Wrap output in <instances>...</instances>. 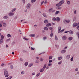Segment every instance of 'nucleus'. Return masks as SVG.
Instances as JSON below:
<instances>
[{
	"instance_id": "f257e3e1",
	"label": "nucleus",
	"mask_w": 79,
	"mask_h": 79,
	"mask_svg": "<svg viewBox=\"0 0 79 79\" xmlns=\"http://www.w3.org/2000/svg\"><path fill=\"white\" fill-rule=\"evenodd\" d=\"M63 22L64 24H66V23H69L70 22V20L69 19H64L63 21Z\"/></svg>"
},
{
	"instance_id": "f03ea898",
	"label": "nucleus",
	"mask_w": 79,
	"mask_h": 79,
	"mask_svg": "<svg viewBox=\"0 0 79 79\" xmlns=\"http://www.w3.org/2000/svg\"><path fill=\"white\" fill-rule=\"evenodd\" d=\"M4 75H5V77H8V76H9V75L8 74V72H7V71H4Z\"/></svg>"
},
{
	"instance_id": "7ed1b4c3",
	"label": "nucleus",
	"mask_w": 79,
	"mask_h": 79,
	"mask_svg": "<svg viewBox=\"0 0 79 79\" xmlns=\"http://www.w3.org/2000/svg\"><path fill=\"white\" fill-rule=\"evenodd\" d=\"M66 39H67V37H66V35H64L62 37V39L63 40H66Z\"/></svg>"
},
{
	"instance_id": "20e7f679",
	"label": "nucleus",
	"mask_w": 79,
	"mask_h": 79,
	"mask_svg": "<svg viewBox=\"0 0 79 79\" xmlns=\"http://www.w3.org/2000/svg\"><path fill=\"white\" fill-rule=\"evenodd\" d=\"M15 15V13H13L12 12H10L8 14V15L9 16H13Z\"/></svg>"
},
{
	"instance_id": "39448f33",
	"label": "nucleus",
	"mask_w": 79,
	"mask_h": 79,
	"mask_svg": "<svg viewBox=\"0 0 79 79\" xmlns=\"http://www.w3.org/2000/svg\"><path fill=\"white\" fill-rule=\"evenodd\" d=\"M31 5L30 4L28 3L27 5V9H29V8H31Z\"/></svg>"
},
{
	"instance_id": "423d86ee",
	"label": "nucleus",
	"mask_w": 79,
	"mask_h": 79,
	"mask_svg": "<svg viewBox=\"0 0 79 79\" xmlns=\"http://www.w3.org/2000/svg\"><path fill=\"white\" fill-rule=\"evenodd\" d=\"M61 27H59L58 28V33H60V32H61Z\"/></svg>"
},
{
	"instance_id": "0eeeda50",
	"label": "nucleus",
	"mask_w": 79,
	"mask_h": 79,
	"mask_svg": "<svg viewBox=\"0 0 79 79\" xmlns=\"http://www.w3.org/2000/svg\"><path fill=\"white\" fill-rule=\"evenodd\" d=\"M77 24L76 23H73V26L74 27H76V26H77Z\"/></svg>"
},
{
	"instance_id": "6e6552de",
	"label": "nucleus",
	"mask_w": 79,
	"mask_h": 79,
	"mask_svg": "<svg viewBox=\"0 0 79 79\" xmlns=\"http://www.w3.org/2000/svg\"><path fill=\"white\" fill-rule=\"evenodd\" d=\"M70 58V55H68L66 56V59L67 60H69Z\"/></svg>"
},
{
	"instance_id": "1a4fd4ad",
	"label": "nucleus",
	"mask_w": 79,
	"mask_h": 79,
	"mask_svg": "<svg viewBox=\"0 0 79 79\" xmlns=\"http://www.w3.org/2000/svg\"><path fill=\"white\" fill-rule=\"evenodd\" d=\"M64 3V0L60 1L59 2V3H60L61 4H63Z\"/></svg>"
},
{
	"instance_id": "9d476101",
	"label": "nucleus",
	"mask_w": 79,
	"mask_h": 79,
	"mask_svg": "<svg viewBox=\"0 0 79 79\" xmlns=\"http://www.w3.org/2000/svg\"><path fill=\"white\" fill-rule=\"evenodd\" d=\"M52 26V24H51V23H48L47 25H46V27H49V26Z\"/></svg>"
},
{
	"instance_id": "9b49d317",
	"label": "nucleus",
	"mask_w": 79,
	"mask_h": 79,
	"mask_svg": "<svg viewBox=\"0 0 79 79\" xmlns=\"http://www.w3.org/2000/svg\"><path fill=\"white\" fill-rule=\"evenodd\" d=\"M56 6H61V5H62V4H60V3H58L56 4Z\"/></svg>"
},
{
	"instance_id": "f8f14e48",
	"label": "nucleus",
	"mask_w": 79,
	"mask_h": 79,
	"mask_svg": "<svg viewBox=\"0 0 79 79\" xmlns=\"http://www.w3.org/2000/svg\"><path fill=\"white\" fill-rule=\"evenodd\" d=\"M48 23V21L47 19L44 20V23H45V24H47Z\"/></svg>"
},
{
	"instance_id": "ddd939ff",
	"label": "nucleus",
	"mask_w": 79,
	"mask_h": 79,
	"mask_svg": "<svg viewBox=\"0 0 79 79\" xmlns=\"http://www.w3.org/2000/svg\"><path fill=\"white\" fill-rule=\"evenodd\" d=\"M35 34H31L29 35V36L30 37H35Z\"/></svg>"
},
{
	"instance_id": "4468645a",
	"label": "nucleus",
	"mask_w": 79,
	"mask_h": 79,
	"mask_svg": "<svg viewBox=\"0 0 79 79\" xmlns=\"http://www.w3.org/2000/svg\"><path fill=\"white\" fill-rule=\"evenodd\" d=\"M3 18L5 19H8V17L7 16V15H5L3 17Z\"/></svg>"
},
{
	"instance_id": "2eb2a0df",
	"label": "nucleus",
	"mask_w": 79,
	"mask_h": 79,
	"mask_svg": "<svg viewBox=\"0 0 79 79\" xmlns=\"http://www.w3.org/2000/svg\"><path fill=\"white\" fill-rule=\"evenodd\" d=\"M73 37H69L68 38L69 40H70V41H71V40H73Z\"/></svg>"
},
{
	"instance_id": "dca6fc26",
	"label": "nucleus",
	"mask_w": 79,
	"mask_h": 79,
	"mask_svg": "<svg viewBox=\"0 0 79 79\" xmlns=\"http://www.w3.org/2000/svg\"><path fill=\"white\" fill-rule=\"evenodd\" d=\"M16 10V8H15L11 10V12H14V11H15Z\"/></svg>"
},
{
	"instance_id": "f3484780",
	"label": "nucleus",
	"mask_w": 79,
	"mask_h": 79,
	"mask_svg": "<svg viewBox=\"0 0 79 79\" xmlns=\"http://www.w3.org/2000/svg\"><path fill=\"white\" fill-rule=\"evenodd\" d=\"M56 21L57 22H58L60 21V18L57 17L56 19Z\"/></svg>"
},
{
	"instance_id": "a211bd4d",
	"label": "nucleus",
	"mask_w": 79,
	"mask_h": 79,
	"mask_svg": "<svg viewBox=\"0 0 79 79\" xmlns=\"http://www.w3.org/2000/svg\"><path fill=\"white\" fill-rule=\"evenodd\" d=\"M3 27H6V23H4L3 24Z\"/></svg>"
},
{
	"instance_id": "6ab92c4d",
	"label": "nucleus",
	"mask_w": 79,
	"mask_h": 79,
	"mask_svg": "<svg viewBox=\"0 0 79 79\" xmlns=\"http://www.w3.org/2000/svg\"><path fill=\"white\" fill-rule=\"evenodd\" d=\"M65 52H66V50L65 49L62 50L61 52L62 53H64Z\"/></svg>"
},
{
	"instance_id": "aec40b11",
	"label": "nucleus",
	"mask_w": 79,
	"mask_h": 79,
	"mask_svg": "<svg viewBox=\"0 0 79 79\" xmlns=\"http://www.w3.org/2000/svg\"><path fill=\"white\" fill-rule=\"evenodd\" d=\"M3 42V40L1 39L0 40V44H2Z\"/></svg>"
},
{
	"instance_id": "412c9836",
	"label": "nucleus",
	"mask_w": 79,
	"mask_h": 79,
	"mask_svg": "<svg viewBox=\"0 0 79 79\" xmlns=\"http://www.w3.org/2000/svg\"><path fill=\"white\" fill-rule=\"evenodd\" d=\"M73 32L72 31H69V34H73Z\"/></svg>"
},
{
	"instance_id": "4be33fe9",
	"label": "nucleus",
	"mask_w": 79,
	"mask_h": 79,
	"mask_svg": "<svg viewBox=\"0 0 79 79\" xmlns=\"http://www.w3.org/2000/svg\"><path fill=\"white\" fill-rule=\"evenodd\" d=\"M43 15L44 17H45V18H47V15L45 13H44L43 14Z\"/></svg>"
},
{
	"instance_id": "5701e85b",
	"label": "nucleus",
	"mask_w": 79,
	"mask_h": 79,
	"mask_svg": "<svg viewBox=\"0 0 79 79\" xmlns=\"http://www.w3.org/2000/svg\"><path fill=\"white\" fill-rule=\"evenodd\" d=\"M48 28L50 29V30H51L52 32H53V27H49Z\"/></svg>"
},
{
	"instance_id": "b1692460",
	"label": "nucleus",
	"mask_w": 79,
	"mask_h": 79,
	"mask_svg": "<svg viewBox=\"0 0 79 79\" xmlns=\"http://www.w3.org/2000/svg\"><path fill=\"white\" fill-rule=\"evenodd\" d=\"M44 29L45 31H48V28L47 27H45L44 28Z\"/></svg>"
},
{
	"instance_id": "393cba45",
	"label": "nucleus",
	"mask_w": 79,
	"mask_h": 79,
	"mask_svg": "<svg viewBox=\"0 0 79 79\" xmlns=\"http://www.w3.org/2000/svg\"><path fill=\"white\" fill-rule=\"evenodd\" d=\"M28 65V63L27 62H26L25 63V66H27Z\"/></svg>"
},
{
	"instance_id": "a878e982",
	"label": "nucleus",
	"mask_w": 79,
	"mask_h": 79,
	"mask_svg": "<svg viewBox=\"0 0 79 79\" xmlns=\"http://www.w3.org/2000/svg\"><path fill=\"white\" fill-rule=\"evenodd\" d=\"M35 1H36V0H31V3H34L35 2Z\"/></svg>"
},
{
	"instance_id": "bb28decb",
	"label": "nucleus",
	"mask_w": 79,
	"mask_h": 79,
	"mask_svg": "<svg viewBox=\"0 0 79 79\" xmlns=\"http://www.w3.org/2000/svg\"><path fill=\"white\" fill-rule=\"evenodd\" d=\"M44 69H42L40 70V71L41 73H42V72L44 71Z\"/></svg>"
},
{
	"instance_id": "cd10ccee",
	"label": "nucleus",
	"mask_w": 79,
	"mask_h": 79,
	"mask_svg": "<svg viewBox=\"0 0 79 79\" xmlns=\"http://www.w3.org/2000/svg\"><path fill=\"white\" fill-rule=\"evenodd\" d=\"M47 66V64H45L44 65V66L43 67V68L44 69H45V68H46V67Z\"/></svg>"
},
{
	"instance_id": "c85d7f7f",
	"label": "nucleus",
	"mask_w": 79,
	"mask_h": 79,
	"mask_svg": "<svg viewBox=\"0 0 79 79\" xmlns=\"http://www.w3.org/2000/svg\"><path fill=\"white\" fill-rule=\"evenodd\" d=\"M52 20V21H55L56 20V18L55 17L53 18Z\"/></svg>"
},
{
	"instance_id": "c756f323",
	"label": "nucleus",
	"mask_w": 79,
	"mask_h": 79,
	"mask_svg": "<svg viewBox=\"0 0 79 79\" xmlns=\"http://www.w3.org/2000/svg\"><path fill=\"white\" fill-rule=\"evenodd\" d=\"M23 39L25 40H29V39H27V38L25 37H23Z\"/></svg>"
},
{
	"instance_id": "7c9ffc66",
	"label": "nucleus",
	"mask_w": 79,
	"mask_h": 79,
	"mask_svg": "<svg viewBox=\"0 0 79 79\" xmlns=\"http://www.w3.org/2000/svg\"><path fill=\"white\" fill-rule=\"evenodd\" d=\"M33 65V64H31L29 65L28 66L29 67H31V66H32Z\"/></svg>"
},
{
	"instance_id": "2f4dec72",
	"label": "nucleus",
	"mask_w": 79,
	"mask_h": 79,
	"mask_svg": "<svg viewBox=\"0 0 79 79\" xmlns=\"http://www.w3.org/2000/svg\"><path fill=\"white\" fill-rule=\"evenodd\" d=\"M1 39H4V36L3 35H2L1 36Z\"/></svg>"
},
{
	"instance_id": "473e14b6",
	"label": "nucleus",
	"mask_w": 79,
	"mask_h": 79,
	"mask_svg": "<svg viewBox=\"0 0 79 79\" xmlns=\"http://www.w3.org/2000/svg\"><path fill=\"white\" fill-rule=\"evenodd\" d=\"M43 39L44 40H46L47 39V37L46 36H44L43 37Z\"/></svg>"
},
{
	"instance_id": "72a5a7b5",
	"label": "nucleus",
	"mask_w": 79,
	"mask_h": 79,
	"mask_svg": "<svg viewBox=\"0 0 79 79\" xmlns=\"http://www.w3.org/2000/svg\"><path fill=\"white\" fill-rule=\"evenodd\" d=\"M60 13V11H56V12L55 15H57V14H58V13Z\"/></svg>"
},
{
	"instance_id": "f704fd0d",
	"label": "nucleus",
	"mask_w": 79,
	"mask_h": 79,
	"mask_svg": "<svg viewBox=\"0 0 79 79\" xmlns=\"http://www.w3.org/2000/svg\"><path fill=\"white\" fill-rule=\"evenodd\" d=\"M7 37H11V35L10 34H8L7 35Z\"/></svg>"
},
{
	"instance_id": "c9c22d12",
	"label": "nucleus",
	"mask_w": 79,
	"mask_h": 79,
	"mask_svg": "<svg viewBox=\"0 0 79 79\" xmlns=\"http://www.w3.org/2000/svg\"><path fill=\"white\" fill-rule=\"evenodd\" d=\"M52 58H53V56H50L49 57V60H50L51 59H52Z\"/></svg>"
},
{
	"instance_id": "e433bc0d",
	"label": "nucleus",
	"mask_w": 79,
	"mask_h": 79,
	"mask_svg": "<svg viewBox=\"0 0 79 79\" xmlns=\"http://www.w3.org/2000/svg\"><path fill=\"white\" fill-rule=\"evenodd\" d=\"M55 39L56 40H58V39L57 37V36L56 35H55Z\"/></svg>"
},
{
	"instance_id": "4c0bfd02",
	"label": "nucleus",
	"mask_w": 79,
	"mask_h": 79,
	"mask_svg": "<svg viewBox=\"0 0 79 79\" xmlns=\"http://www.w3.org/2000/svg\"><path fill=\"white\" fill-rule=\"evenodd\" d=\"M62 59V57L60 56L58 58V60H61Z\"/></svg>"
},
{
	"instance_id": "58836bf2",
	"label": "nucleus",
	"mask_w": 79,
	"mask_h": 79,
	"mask_svg": "<svg viewBox=\"0 0 79 79\" xmlns=\"http://www.w3.org/2000/svg\"><path fill=\"white\" fill-rule=\"evenodd\" d=\"M67 3L68 5H70V1H68L67 2Z\"/></svg>"
},
{
	"instance_id": "ea45409f",
	"label": "nucleus",
	"mask_w": 79,
	"mask_h": 79,
	"mask_svg": "<svg viewBox=\"0 0 79 79\" xmlns=\"http://www.w3.org/2000/svg\"><path fill=\"white\" fill-rule=\"evenodd\" d=\"M48 66H52V64L49 63L48 64Z\"/></svg>"
},
{
	"instance_id": "a19ab883",
	"label": "nucleus",
	"mask_w": 79,
	"mask_h": 79,
	"mask_svg": "<svg viewBox=\"0 0 79 79\" xmlns=\"http://www.w3.org/2000/svg\"><path fill=\"white\" fill-rule=\"evenodd\" d=\"M50 37H53V33H51L50 34Z\"/></svg>"
},
{
	"instance_id": "79ce46f5",
	"label": "nucleus",
	"mask_w": 79,
	"mask_h": 79,
	"mask_svg": "<svg viewBox=\"0 0 79 79\" xmlns=\"http://www.w3.org/2000/svg\"><path fill=\"white\" fill-rule=\"evenodd\" d=\"M22 2L23 3H24H24H26V0H22Z\"/></svg>"
},
{
	"instance_id": "37998d69",
	"label": "nucleus",
	"mask_w": 79,
	"mask_h": 79,
	"mask_svg": "<svg viewBox=\"0 0 79 79\" xmlns=\"http://www.w3.org/2000/svg\"><path fill=\"white\" fill-rule=\"evenodd\" d=\"M12 78V77H9L8 78H7L6 79H10Z\"/></svg>"
},
{
	"instance_id": "c03bdc74",
	"label": "nucleus",
	"mask_w": 79,
	"mask_h": 79,
	"mask_svg": "<svg viewBox=\"0 0 79 79\" xmlns=\"http://www.w3.org/2000/svg\"><path fill=\"white\" fill-rule=\"evenodd\" d=\"M10 68L11 69H13V65H10Z\"/></svg>"
},
{
	"instance_id": "a18cd8bd",
	"label": "nucleus",
	"mask_w": 79,
	"mask_h": 79,
	"mask_svg": "<svg viewBox=\"0 0 79 79\" xmlns=\"http://www.w3.org/2000/svg\"><path fill=\"white\" fill-rule=\"evenodd\" d=\"M4 23V22H3V21H1L0 22V23H1V24H3Z\"/></svg>"
},
{
	"instance_id": "49530a36",
	"label": "nucleus",
	"mask_w": 79,
	"mask_h": 79,
	"mask_svg": "<svg viewBox=\"0 0 79 79\" xmlns=\"http://www.w3.org/2000/svg\"><path fill=\"white\" fill-rule=\"evenodd\" d=\"M52 10H53L52 8H51L49 10V11L50 13V12H51V11H52Z\"/></svg>"
},
{
	"instance_id": "de8ad7c7",
	"label": "nucleus",
	"mask_w": 79,
	"mask_h": 79,
	"mask_svg": "<svg viewBox=\"0 0 79 79\" xmlns=\"http://www.w3.org/2000/svg\"><path fill=\"white\" fill-rule=\"evenodd\" d=\"M24 12H25L26 13V12H27V10L26 9H25L24 10Z\"/></svg>"
},
{
	"instance_id": "09e8293b",
	"label": "nucleus",
	"mask_w": 79,
	"mask_h": 79,
	"mask_svg": "<svg viewBox=\"0 0 79 79\" xmlns=\"http://www.w3.org/2000/svg\"><path fill=\"white\" fill-rule=\"evenodd\" d=\"M39 76H40V73H39L36 75L37 77H38Z\"/></svg>"
},
{
	"instance_id": "8fccbe9b",
	"label": "nucleus",
	"mask_w": 79,
	"mask_h": 79,
	"mask_svg": "<svg viewBox=\"0 0 79 79\" xmlns=\"http://www.w3.org/2000/svg\"><path fill=\"white\" fill-rule=\"evenodd\" d=\"M10 39H7L6 40V42H8L9 41H10Z\"/></svg>"
},
{
	"instance_id": "3c124183",
	"label": "nucleus",
	"mask_w": 79,
	"mask_h": 79,
	"mask_svg": "<svg viewBox=\"0 0 79 79\" xmlns=\"http://www.w3.org/2000/svg\"><path fill=\"white\" fill-rule=\"evenodd\" d=\"M35 49V48H33L32 47H31V50H34Z\"/></svg>"
},
{
	"instance_id": "603ef678",
	"label": "nucleus",
	"mask_w": 79,
	"mask_h": 79,
	"mask_svg": "<svg viewBox=\"0 0 79 79\" xmlns=\"http://www.w3.org/2000/svg\"><path fill=\"white\" fill-rule=\"evenodd\" d=\"M56 8L58 10H61V7H57Z\"/></svg>"
},
{
	"instance_id": "864d4df0",
	"label": "nucleus",
	"mask_w": 79,
	"mask_h": 79,
	"mask_svg": "<svg viewBox=\"0 0 79 79\" xmlns=\"http://www.w3.org/2000/svg\"><path fill=\"white\" fill-rule=\"evenodd\" d=\"M39 60H36L35 63H39Z\"/></svg>"
},
{
	"instance_id": "5fc2aeb1",
	"label": "nucleus",
	"mask_w": 79,
	"mask_h": 79,
	"mask_svg": "<svg viewBox=\"0 0 79 79\" xmlns=\"http://www.w3.org/2000/svg\"><path fill=\"white\" fill-rule=\"evenodd\" d=\"M58 64H61V61H60V62H58Z\"/></svg>"
},
{
	"instance_id": "6e6d98bb",
	"label": "nucleus",
	"mask_w": 79,
	"mask_h": 79,
	"mask_svg": "<svg viewBox=\"0 0 79 79\" xmlns=\"http://www.w3.org/2000/svg\"><path fill=\"white\" fill-rule=\"evenodd\" d=\"M55 10H53L52 11V12L53 13H55Z\"/></svg>"
},
{
	"instance_id": "4d7b16f0",
	"label": "nucleus",
	"mask_w": 79,
	"mask_h": 79,
	"mask_svg": "<svg viewBox=\"0 0 79 79\" xmlns=\"http://www.w3.org/2000/svg\"><path fill=\"white\" fill-rule=\"evenodd\" d=\"M52 60H50L49 61V63H52Z\"/></svg>"
},
{
	"instance_id": "13d9d810",
	"label": "nucleus",
	"mask_w": 79,
	"mask_h": 79,
	"mask_svg": "<svg viewBox=\"0 0 79 79\" xmlns=\"http://www.w3.org/2000/svg\"><path fill=\"white\" fill-rule=\"evenodd\" d=\"M48 68H49V67L47 66V67L46 68V69H48Z\"/></svg>"
},
{
	"instance_id": "bf43d9fd",
	"label": "nucleus",
	"mask_w": 79,
	"mask_h": 79,
	"mask_svg": "<svg viewBox=\"0 0 79 79\" xmlns=\"http://www.w3.org/2000/svg\"><path fill=\"white\" fill-rule=\"evenodd\" d=\"M69 31H65L64 32V34L66 33H68V32H69Z\"/></svg>"
},
{
	"instance_id": "052dcab7",
	"label": "nucleus",
	"mask_w": 79,
	"mask_h": 79,
	"mask_svg": "<svg viewBox=\"0 0 79 79\" xmlns=\"http://www.w3.org/2000/svg\"><path fill=\"white\" fill-rule=\"evenodd\" d=\"M77 28L78 30H79V26H77Z\"/></svg>"
},
{
	"instance_id": "680f3d73",
	"label": "nucleus",
	"mask_w": 79,
	"mask_h": 79,
	"mask_svg": "<svg viewBox=\"0 0 79 79\" xmlns=\"http://www.w3.org/2000/svg\"><path fill=\"white\" fill-rule=\"evenodd\" d=\"M47 3V1H45L44 2V4H46V3Z\"/></svg>"
},
{
	"instance_id": "e2e57ef3",
	"label": "nucleus",
	"mask_w": 79,
	"mask_h": 79,
	"mask_svg": "<svg viewBox=\"0 0 79 79\" xmlns=\"http://www.w3.org/2000/svg\"><path fill=\"white\" fill-rule=\"evenodd\" d=\"M21 74H24V71H22L21 72Z\"/></svg>"
},
{
	"instance_id": "0e129e2a",
	"label": "nucleus",
	"mask_w": 79,
	"mask_h": 79,
	"mask_svg": "<svg viewBox=\"0 0 79 79\" xmlns=\"http://www.w3.org/2000/svg\"><path fill=\"white\" fill-rule=\"evenodd\" d=\"M44 1H43L41 2V5H42V4H44Z\"/></svg>"
},
{
	"instance_id": "69168bd1",
	"label": "nucleus",
	"mask_w": 79,
	"mask_h": 79,
	"mask_svg": "<svg viewBox=\"0 0 79 79\" xmlns=\"http://www.w3.org/2000/svg\"><path fill=\"white\" fill-rule=\"evenodd\" d=\"M35 73H33L32 74V75H35Z\"/></svg>"
},
{
	"instance_id": "338daca9",
	"label": "nucleus",
	"mask_w": 79,
	"mask_h": 79,
	"mask_svg": "<svg viewBox=\"0 0 79 79\" xmlns=\"http://www.w3.org/2000/svg\"><path fill=\"white\" fill-rule=\"evenodd\" d=\"M17 19V16H16L14 18V19Z\"/></svg>"
},
{
	"instance_id": "774afa93",
	"label": "nucleus",
	"mask_w": 79,
	"mask_h": 79,
	"mask_svg": "<svg viewBox=\"0 0 79 79\" xmlns=\"http://www.w3.org/2000/svg\"><path fill=\"white\" fill-rule=\"evenodd\" d=\"M74 14H76V10H75L74 12Z\"/></svg>"
}]
</instances>
